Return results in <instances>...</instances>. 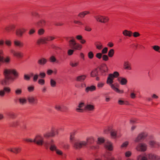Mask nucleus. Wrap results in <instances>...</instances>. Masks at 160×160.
<instances>
[{"label":"nucleus","mask_w":160,"mask_h":160,"mask_svg":"<svg viewBox=\"0 0 160 160\" xmlns=\"http://www.w3.org/2000/svg\"><path fill=\"white\" fill-rule=\"evenodd\" d=\"M4 74L5 79L0 81L1 84L3 86L9 84L10 80L13 81L18 76V73L16 71H4Z\"/></svg>","instance_id":"obj_1"},{"label":"nucleus","mask_w":160,"mask_h":160,"mask_svg":"<svg viewBox=\"0 0 160 160\" xmlns=\"http://www.w3.org/2000/svg\"><path fill=\"white\" fill-rule=\"evenodd\" d=\"M94 141L93 137H91L87 138L86 141L76 140L73 144V147L76 149H79L86 146L89 143L90 144Z\"/></svg>","instance_id":"obj_2"},{"label":"nucleus","mask_w":160,"mask_h":160,"mask_svg":"<svg viewBox=\"0 0 160 160\" xmlns=\"http://www.w3.org/2000/svg\"><path fill=\"white\" fill-rule=\"evenodd\" d=\"M118 75L119 73L117 72H115L113 73L110 74L109 75L107 81V83L109 84L111 88L116 92L118 88L112 83L113 82V79L118 77Z\"/></svg>","instance_id":"obj_3"},{"label":"nucleus","mask_w":160,"mask_h":160,"mask_svg":"<svg viewBox=\"0 0 160 160\" xmlns=\"http://www.w3.org/2000/svg\"><path fill=\"white\" fill-rule=\"evenodd\" d=\"M34 142L36 143L38 145H43L45 146L47 145L48 141H44L42 136L40 135H37L34 139Z\"/></svg>","instance_id":"obj_4"},{"label":"nucleus","mask_w":160,"mask_h":160,"mask_svg":"<svg viewBox=\"0 0 160 160\" xmlns=\"http://www.w3.org/2000/svg\"><path fill=\"white\" fill-rule=\"evenodd\" d=\"M94 17L97 22L102 23L107 22L109 20V18L108 17L99 14L94 16Z\"/></svg>","instance_id":"obj_5"},{"label":"nucleus","mask_w":160,"mask_h":160,"mask_svg":"<svg viewBox=\"0 0 160 160\" xmlns=\"http://www.w3.org/2000/svg\"><path fill=\"white\" fill-rule=\"evenodd\" d=\"M69 45L74 50H80L82 48V45L77 43L74 39H72L69 41Z\"/></svg>","instance_id":"obj_6"},{"label":"nucleus","mask_w":160,"mask_h":160,"mask_svg":"<svg viewBox=\"0 0 160 160\" xmlns=\"http://www.w3.org/2000/svg\"><path fill=\"white\" fill-rule=\"evenodd\" d=\"M148 136V133L146 132H142L139 134L134 140V142H138L144 140Z\"/></svg>","instance_id":"obj_7"},{"label":"nucleus","mask_w":160,"mask_h":160,"mask_svg":"<svg viewBox=\"0 0 160 160\" xmlns=\"http://www.w3.org/2000/svg\"><path fill=\"white\" fill-rule=\"evenodd\" d=\"M148 148L147 144L144 142L139 143L136 147V149L138 151L144 152L146 151Z\"/></svg>","instance_id":"obj_8"},{"label":"nucleus","mask_w":160,"mask_h":160,"mask_svg":"<svg viewBox=\"0 0 160 160\" xmlns=\"http://www.w3.org/2000/svg\"><path fill=\"white\" fill-rule=\"evenodd\" d=\"M54 108L56 110L60 111H64L68 109L67 106L62 103L56 104L55 105Z\"/></svg>","instance_id":"obj_9"},{"label":"nucleus","mask_w":160,"mask_h":160,"mask_svg":"<svg viewBox=\"0 0 160 160\" xmlns=\"http://www.w3.org/2000/svg\"><path fill=\"white\" fill-rule=\"evenodd\" d=\"M3 51L2 50H0V62L8 63L10 62V58L7 57L4 58L3 56Z\"/></svg>","instance_id":"obj_10"},{"label":"nucleus","mask_w":160,"mask_h":160,"mask_svg":"<svg viewBox=\"0 0 160 160\" xmlns=\"http://www.w3.org/2000/svg\"><path fill=\"white\" fill-rule=\"evenodd\" d=\"M47 143L48 145H45V147H48L50 146V149L51 151H56L57 149V147L54 144V141L53 139H51L49 141H48Z\"/></svg>","instance_id":"obj_11"},{"label":"nucleus","mask_w":160,"mask_h":160,"mask_svg":"<svg viewBox=\"0 0 160 160\" xmlns=\"http://www.w3.org/2000/svg\"><path fill=\"white\" fill-rule=\"evenodd\" d=\"M148 144L152 148H158L160 147V143L153 140H150Z\"/></svg>","instance_id":"obj_12"},{"label":"nucleus","mask_w":160,"mask_h":160,"mask_svg":"<svg viewBox=\"0 0 160 160\" xmlns=\"http://www.w3.org/2000/svg\"><path fill=\"white\" fill-rule=\"evenodd\" d=\"M26 31V29L23 28L17 29L16 31V35L19 37H22L23 34Z\"/></svg>","instance_id":"obj_13"},{"label":"nucleus","mask_w":160,"mask_h":160,"mask_svg":"<svg viewBox=\"0 0 160 160\" xmlns=\"http://www.w3.org/2000/svg\"><path fill=\"white\" fill-rule=\"evenodd\" d=\"M104 147L106 149L109 151H112L113 149V147L112 143L109 141L105 143Z\"/></svg>","instance_id":"obj_14"},{"label":"nucleus","mask_w":160,"mask_h":160,"mask_svg":"<svg viewBox=\"0 0 160 160\" xmlns=\"http://www.w3.org/2000/svg\"><path fill=\"white\" fill-rule=\"evenodd\" d=\"M94 109V106L91 104H87L84 107V110L92 112Z\"/></svg>","instance_id":"obj_15"},{"label":"nucleus","mask_w":160,"mask_h":160,"mask_svg":"<svg viewBox=\"0 0 160 160\" xmlns=\"http://www.w3.org/2000/svg\"><path fill=\"white\" fill-rule=\"evenodd\" d=\"M123 68L125 69L130 70L133 69L130 63L128 61H125L123 64Z\"/></svg>","instance_id":"obj_16"},{"label":"nucleus","mask_w":160,"mask_h":160,"mask_svg":"<svg viewBox=\"0 0 160 160\" xmlns=\"http://www.w3.org/2000/svg\"><path fill=\"white\" fill-rule=\"evenodd\" d=\"M84 104L83 102H81L80 103L76 108L77 112H83L85 110L82 108L84 106Z\"/></svg>","instance_id":"obj_17"},{"label":"nucleus","mask_w":160,"mask_h":160,"mask_svg":"<svg viewBox=\"0 0 160 160\" xmlns=\"http://www.w3.org/2000/svg\"><path fill=\"white\" fill-rule=\"evenodd\" d=\"M96 87L94 85H91L88 86L85 89V92L86 93H88L89 92H92L96 90Z\"/></svg>","instance_id":"obj_18"},{"label":"nucleus","mask_w":160,"mask_h":160,"mask_svg":"<svg viewBox=\"0 0 160 160\" xmlns=\"http://www.w3.org/2000/svg\"><path fill=\"white\" fill-rule=\"evenodd\" d=\"M28 102L32 104H36L38 103V99L36 97L31 96L28 97Z\"/></svg>","instance_id":"obj_19"},{"label":"nucleus","mask_w":160,"mask_h":160,"mask_svg":"<svg viewBox=\"0 0 160 160\" xmlns=\"http://www.w3.org/2000/svg\"><path fill=\"white\" fill-rule=\"evenodd\" d=\"M21 148L20 147H13L10 148L8 149V150L15 153H18L21 150Z\"/></svg>","instance_id":"obj_20"},{"label":"nucleus","mask_w":160,"mask_h":160,"mask_svg":"<svg viewBox=\"0 0 160 160\" xmlns=\"http://www.w3.org/2000/svg\"><path fill=\"white\" fill-rule=\"evenodd\" d=\"M47 60L45 58H42L39 59L38 61V63L41 66H43L47 63Z\"/></svg>","instance_id":"obj_21"},{"label":"nucleus","mask_w":160,"mask_h":160,"mask_svg":"<svg viewBox=\"0 0 160 160\" xmlns=\"http://www.w3.org/2000/svg\"><path fill=\"white\" fill-rule=\"evenodd\" d=\"M13 44L14 46L16 47L21 48L23 46V43L18 40H14L13 41Z\"/></svg>","instance_id":"obj_22"},{"label":"nucleus","mask_w":160,"mask_h":160,"mask_svg":"<svg viewBox=\"0 0 160 160\" xmlns=\"http://www.w3.org/2000/svg\"><path fill=\"white\" fill-rule=\"evenodd\" d=\"M16 27L15 24H11L9 26H7L5 28V29L9 32L11 31L12 30L15 29Z\"/></svg>","instance_id":"obj_23"},{"label":"nucleus","mask_w":160,"mask_h":160,"mask_svg":"<svg viewBox=\"0 0 160 160\" xmlns=\"http://www.w3.org/2000/svg\"><path fill=\"white\" fill-rule=\"evenodd\" d=\"M13 55L18 58H21L23 56V54L21 52L19 51L15 52L13 51H12Z\"/></svg>","instance_id":"obj_24"},{"label":"nucleus","mask_w":160,"mask_h":160,"mask_svg":"<svg viewBox=\"0 0 160 160\" xmlns=\"http://www.w3.org/2000/svg\"><path fill=\"white\" fill-rule=\"evenodd\" d=\"M50 132L52 135V137H53L55 135H58V130L54 128H52L50 131Z\"/></svg>","instance_id":"obj_25"},{"label":"nucleus","mask_w":160,"mask_h":160,"mask_svg":"<svg viewBox=\"0 0 160 160\" xmlns=\"http://www.w3.org/2000/svg\"><path fill=\"white\" fill-rule=\"evenodd\" d=\"M122 34L124 36L131 37L132 36V33L130 31L125 30L123 31Z\"/></svg>","instance_id":"obj_26"},{"label":"nucleus","mask_w":160,"mask_h":160,"mask_svg":"<svg viewBox=\"0 0 160 160\" xmlns=\"http://www.w3.org/2000/svg\"><path fill=\"white\" fill-rule=\"evenodd\" d=\"M86 77L85 75H81L78 76L76 79V80L78 81L82 82L83 81Z\"/></svg>","instance_id":"obj_27"},{"label":"nucleus","mask_w":160,"mask_h":160,"mask_svg":"<svg viewBox=\"0 0 160 160\" xmlns=\"http://www.w3.org/2000/svg\"><path fill=\"white\" fill-rule=\"evenodd\" d=\"M37 43L38 45L41 43H47L46 38L38 39L37 41Z\"/></svg>","instance_id":"obj_28"},{"label":"nucleus","mask_w":160,"mask_h":160,"mask_svg":"<svg viewBox=\"0 0 160 160\" xmlns=\"http://www.w3.org/2000/svg\"><path fill=\"white\" fill-rule=\"evenodd\" d=\"M90 12L88 11H86L80 12L78 14V16L81 18H84L86 15L89 14Z\"/></svg>","instance_id":"obj_29"},{"label":"nucleus","mask_w":160,"mask_h":160,"mask_svg":"<svg viewBox=\"0 0 160 160\" xmlns=\"http://www.w3.org/2000/svg\"><path fill=\"white\" fill-rule=\"evenodd\" d=\"M110 135L113 138H115L117 137V131L113 128V127L110 132Z\"/></svg>","instance_id":"obj_30"},{"label":"nucleus","mask_w":160,"mask_h":160,"mask_svg":"<svg viewBox=\"0 0 160 160\" xmlns=\"http://www.w3.org/2000/svg\"><path fill=\"white\" fill-rule=\"evenodd\" d=\"M46 22L44 20H41L38 21L37 23V25L40 27H42L45 26L46 24Z\"/></svg>","instance_id":"obj_31"},{"label":"nucleus","mask_w":160,"mask_h":160,"mask_svg":"<svg viewBox=\"0 0 160 160\" xmlns=\"http://www.w3.org/2000/svg\"><path fill=\"white\" fill-rule=\"evenodd\" d=\"M30 76L33 77L32 80L34 82H36L38 81V79L39 77V75L38 74H34L31 73L30 74Z\"/></svg>","instance_id":"obj_32"},{"label":"nucleus","mask_w":160,"mask_h":160,"mask_svg":"<svg viewBox=\"0 0 160 160\" xmlns=\"http://www.w3.org/2000/svg\"><path fill=\"white\" fill-rule=\"evenodd\" d=\"M19 101L20 103L22 105L25 104L27 103V100L24 98H20L19 99Z\"/></svg>","instance_id":"obj_33"},{"label":"nucleus","mask_w":160,"mask_h":160,"mask_svg":"<svg viewBox=\"0 0 160 160\" xmlns=\"http://www.w3.org/2000/svg\"><path fill=\"white\" fill-rule=\"evenodd\" d=\"M120 83L122 85H125L127 84V79L124 78H121L119 80Z\"/></svg>","instance_id":"obj_34"},{"label":"nucleus","mask_w":160,"mask_h":160,"mask_svg":"<svg viewBox=\"0 0 160 160\" xmlns=\"http://www.w3.org/2000/svg\"><path fill=\"white\" fill-rule=\"evenodd\" d=\"M22 89L20 88L16 89L15 91V93L16 95L19 96L22 94Z\"/></svg>","instance_id":"obj_35"},{"label":"nucleus","mask_w":160,"mask_h":160,"mask_svg":"<svg viewBox=\"0 0 160 160\" xmlns=\"http://www.w3.org/2000/svg\"><path fill=\"white\" fill-rule=\"evenodd\" d=\"M105 141L104 138L102 137H99L98 139L97 143L98 144H101L103 143Z\"/></svg>","instance_id":"obj_36"},{"label":"nucleus","mask_w":160,"mask_h":160,"mask_svg":"<svg viewBox=\"0 0 160 160\" xmlns=\"http://www.w3.org/2000/svg\"><path fill=\"white\" fill-rule=\"evenodd\" d=\"M43 136L44 137L46 138H48L50 137H52L50 131L44 133L43 134Z\"/></svg>","instance_id":"obj_37"},{"label":"nucleus","mask_w":160,"mask_h":160,"mask_svg":"<svg viewBox=\"0 0 160 160\" xmlns=\"http://www.w3.org/2000/svg\"><path fill=\"white\" fill-rule=\"evenodd\" d=\"M112 128V126H109L107 128L104 129V132L106 134L108 133L109 131L110 132H111Z\"/></svg>","instance_id":"obj_38"},{"label":"nucleus","mask_w":160,"mask_h":160,"mask_svg":"<svg viewBox=\"0 0 160 160\" xmlns=\"http://www.w3.org/2000/svg\"><path fill=\"white\" fill-rule=\"evenodd\" d=\"M79 62L78 61H72L70 62V65L73 67H77L79 64Z\"/></svg>","instance_id":"obj_39"},{"label":"nucleus","mask_w":160,"mask_h":160,"mask_svg":"<svg viewBox=\"0 0 160 160\" xmlns=\"http://www.w3.org/2000/svg\"><path fill=\"white\" fill-rule=\"evenodd\" d=\"M118 103L120 105H123L124 104H127L128 102L127 101H124L121 99H118Z\"/></svg>","instance_id":"obj_40"},{"label":"nucleus","mask_w":160,"mask_h":160,"mask_svg":"<svg viewBox=\"0 0 160 160\" xmlns=\"http://www.w3.org/2000/svg\"><path fill=\"white\" fill-rule=\"evenodd\" d=\"M50 84L51 87H55L56 85V82L53 79H51L50 81Z\"/></svg>","instance_id":"obj_41"},{"label":"nucleus","mask_w":160,"mask_h":160,"mask_svg":"<svg viewBox=\"0 0 160 160\" xmlns=\"http://www.w3.org/2000/svg\"><path fill=\"white\" fill-rule=\"evenodd\" d=\"M129 142L128 141H126L123 142L121 145L120 147L121 148H126L128 145Z\"/></svg>","instance_id":"obj_42"},{"label":"nucleus","mask_w":160,"mask_h":160,"mask_svg":"<svg viewBox=\"0 0 160 160\" xmlns=\"http://www.w3.org/2000/svg\"><path fill=\"white\" fill-rule=\"evenodd\" d=\"M114 51L113 49H111L108 52V55L110 57H112L114 54Z\"/></svg>","instance_id":"obj_43"},{"label":"nucleus","mask_w":160,"mask_h":160,"mask_svg":"<svg viewBox=\"0 0 160 160\" xmlns=\"http://www.w3.org/2000/svg\"><path fill=\"white\" fill-rule=\"evenodd\" d=\"M27 90L29 92H32L34 90V87L33 85L28 86L27 87Z\"/></svg>","instance_id":"obj_44"},{"label":"nucleus","mask_w":160,"mask_h":160,"mask_svg":"<svg viewBox=\"0 0 160 160\" xmlns=\"http://www.w3.org/2000/svg\"><path fill=\"white\" fill-rule=\"evenodd\" d=\"M75 134V132H73L71 133L70 135V142H72L74 139V135Z\"/></svg>","instance_id":"obj_45"},{"label":"nucleus","mask_w":160,"mask_h":160,"mask_svg":"<svg viewBox=\"0 0 160 160\" xmlns=\"http://www.w3.org/2000/svg\"><path fill=\"white\" fill-rule=\"evenodd\" d=\"M45 32V30L44 29L41 28L39 29L38 31V33L39 35H42L44 34Z\"/></svg>","instance_id":"obj_46"},{"label":"nucleus","mask_w":160,"mask_h":160,"mask_svg":"<svg viewBox=\"0 0 160 160\" xmlns=\"http://www.w3.org/2000/svg\"><path fill=\"white\" fill-rule=\"evenodd\" d=\"M153 49L156 51L160 53V47L157 45H155L152 47Z\"/></svg>","instance_id":"obj_47"},{"label":"nucleus","mask_w":160,"mask_h":160,"mask_svg":"<svg viewBox=\"0 0 160 160\" xmlns=\"http://www.w3.org/2000/svg\"><path fill=\"white\" fill-rule=\"evenodd\" d=\"M55 38L54 36H49L47 38H46V39L47 43L48 41H52L55 39Z\"/></svg>","instance_id":"obj_48"},{"label":"nucleus","mask_w":160,"mask_h":160,"mask_svg":"<svg viewBox=\"0 0 160 160\" xmlns=\"http://www.w3.org/2000/svg\"><path fill=\"white\" fill-rule=\"evenodd\" d=\"M38 82V83L41 85H43L45 84V81L43 79H39Z\"/></svg>","instance_id":"obj_49"},{"label":"nucleus","mask_w":160,"mask_h":160,"mask_svg":"<svg viewBox=\"0 0 160 160\" xmlns=\"http://www.w3.org/2000/svg\"><path fill=\"white\" fill-rule=\"evenodd\" d=\"M8 116L12 118L13 119L16 118V115L13 112H10L8 114Z\"/></svg>","instance_id":"obj_50"},{"label":"nucleus","mask_w":160,"mask_h":160,"mask_svg":"<svg viewBox=\"0 0 160 160\" xmlns=\"http://www.w3.org/2000/svg\"><path fill=\"white\" fill-rule=\"evenodd\" d=\"M91 76L92 77L97 76L98 75L97 71H92L91 73Z\"/></svg>","instance_id":"obj_51"},{"label":"nucleus","mask_w":160,"mask_h":160,"mask_svg":"<svg viewBox=\"0 0 160 160\" xmlns=\"http://www.w3.org/2000/svg\"><path fill=\"white\" fill-rule=\"evenodd\" d=\"M31 15L34 17H39V15L38 13L36 12V11H33L31 12Z\"/></svg>","instance_id":"obj_52"},{"label":"nucleus","mask_w":160,"mask_h":160,"mask_svg":"<svg viewBox=\"0 0 160 160\" xmlns=\"http://www.w3.org/2000/svg\"><path fill=\"white\" fill-rule=\"evenodd\" d=\"M5 92L9 93L11 91V89L8 87H5L3 88Z\"/></svg>","instance_id":"obj_53"},{"label":"nucleus","mask_w":160,"mask_h":160,"mask_svg":"<svg viewBox=\"0 0 160 160\" xmlns=\"http://www.w3.org/2000/svg\"><path fill=\"white\" fill-rule=\"evenodd\" d=\"M35 30L33 28L30 29L28 32V34L30 35H32L34 34L35 32Z\"/></svg>","instance_id":"obj_54"},{"label":"nucleus","mask_w":160,"mask_h":160,"mask_svg":"<svg viewBox=\"0 0 160 160\" xmlns=\"http://www.w3.org/2000/svg\"><path fill=\"white\" fill-rule=\"evenodd\" d=\"M50 60L51 62H58L55 57L53 56H52L50 58Z\"/></svg>","instance_id":"obj_55"},{"label":"nucleus","mask_w":160,"mask_h":160,"mask_svg":"<svg viewBox=\"0 0 160 160\" xmlns=\"http://www.w3.org/2000/svg\"><path fill=\"white\" fill-rule=\"evenodd\" d=\"M104 83L99 82L97 84V87L99 88H101L104 86Z\"/></svg>","instance_id":"obj_56"},{"label":"nucleus","mask_w":160,"mask_h":160,"mask_svg":"<svg viewBox=\"0 0 160 160\" xmlns=\"http://www.w3.org/2000/svg\"><path fill=\"white\" fill-rule=\"evenodd\" d=\"M30 77H31L30 76V75L27 74H25L24 76V78L26 80L29 81L30 80Z\"/></svg>","instance_id":"obj_57"},{"label":"nucleus","mask_w":160,"mask_h":160,"mask_svg":"<svg viewBox=\"0 0 160 160\" xmlns=\"http://www.w3.org/2000/svg\"><path fill=\"white\" fill-rule=\"evenodd\" d=\"M20 121L19 120L15 121L13 123V126L14 127H16L19 125Z\"/></svg>","instance_id":"obj_58"},{"label":"nucleus","mask_w":160,"mask_h":160,"mask_svg":"<svg viewBox=\"0 0 160 160\" xmlns=\"http://www.w3.org/2000/svg\"><path fill=\"white\" fill-rule=\"evenodd\" d=\"M132 154V152L130 151H127L125 153V156L127 157H130Z\"/></svg>","instance_id":"obj_59"},{"label":"nucleus","mask_w":160,"mask_h":160,"mask_svg":"<svg viewBox=\"0 0 160 160\" xmlns=\"http://www.w3.org/2000/svg\"><path fill=\"white\" fill-rule=\"evenodd\" d=\"M55 151L57 154L60 156L63 155V152L61 150L57 149Z\"/></svg>","instance_id":"obj_60"},{"label":"nucleus","mask_w":160,"mask_h":160,"mask_svg":"<svg viewBox=\"0 0 160 160\" xmlns=\"http://www.w3.org/2000/svg\"><path fill=\"white\" fill-rule=\"evenodd\" d=\"M57 73L56 71H47V74L48 75H51L52 74H56Z\"/></svg>","instance_id":"obj_61"},{"label":"nucleus","mask_w":160,"mask_h":160,"mask_svg":"<svg viewBox=\"0 0 160 160\" xmlns=\"http://www.w3.org/2000/svg\"><path fill=\"white\" fill-rule=\"evenodd\" d=\"M73 22L74 23L78 24L79 25H83V23L80 21L74 20Z\"/></svg>","instance_id":"obj_62"},{"label":"nucleus","mask_w":160,"mask_h":160,"mask_svg":"<svg viewBox=\"0 0 160 160\" xmlns=\"http://www.w3.org/2000/svg\"><path fill=\"white\" fill-rule=\"evenodd\" d=\"M38 74L39 75V76L41 78V79H42L44 78L46 76V74L44 72H41Z\"/></svg>","instance_id":"obj_63"},{"label":"nucleus","mask_w":160,"mask_h":160,"mask_svg":"<svg viewBox=\"0 0 160 160\" xmlns=\"http://www.w3.org/2000/svg\"><path fill=\"white\" fill-rule=\"evenodd\" d=\"M108 48L107 47L104 48L102 51V53L103 54H106L108 52Z\"/></svg>","instance_id":"obj_64"}]
</instances>
